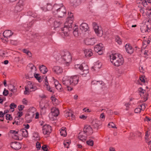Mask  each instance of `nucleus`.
<instances>
[{"label":"nucleus","instance_id":"nucleus-1","mask_svg":"<svg viewBox=\"0 0 151 151\" xmlns=\"http://www.w3.org/2000/svg\"><path fill=\"white\" fill-rule=\"evenodd\" d=\"M68 16L66 19V22L65 23L64 27L63 28H61V31L60 32L62 37L68 36L69 34L68 31L71 30L72 27V25L74 19L73 15V13L68 12Z\"/></svg>","mask_w":151,"mask_h":151},{"label":"nucleus","instance_id":"nucleus-2","mask_svg":"<svg viewBox=\"0 0 151 151\" xmlns=\"http://www.w3.org/2000/svg\"><path fill=\"white\" fill-rule=\"evenodd\" d=\"M52 12L53 14L57 15L59 17L62 18L65 16L67 11L62 4L60 5L55 4L53 6Z\"/></svg>","mask_w":151,"mask_h":151},{"label":"nucleus","instance_id":"nucleus-3","mask_svg":"<svg viewBox=\"0 0 151 151\" xmlns=\"http://www.w3.org/2000/svg\"><path fill=\"white\" fill-rule=\"evenodd\" d=\"M110 58L111 62L115 66L118 67L123 63V58L120 54H112L110 55Z\"/></svg>","mask_w":151,"mask_h":151},{"label":"nucleus","instance_id":"nucleus-4","mask_svg":"<svg viewBox=\"0 0 151 151\" xmlns=\"http://www.w3.org/2000/svg\"><path fill=\"white\" fill-rule=\"evenodd\" d=\"M62 58L66 65H67L71 61L72 57L68 51L63 52L62 53Z\"/></svg>","mask_w":151,"mask_h":151},{"label":"nucleus","instance_id":"nucleus-5","mask_svg":"<svg viewBox=\"0 0 151 151\" xmlns=\"http://www.w3.org/2000/svg\"><path fill=\"white\" fill-rule=\"evenodd\" d=\"M93 28L96 34L98 36L101 37L103 35V31L102 27L99 26L96 22L93 23Z\"/></svg>","mask_w":151,"mask_h":151},{"label":"nucleus","instance_id":"nucleus-6","mask_svg":"<svg viewBox=\"0 0 151 151\" xmlns=\"http://www.w3.org/2000/svg\"><path fill=\"white\" fill-rule=\"evenodd\" d=\"M96 39L94 37L89 36L86 37L84 40L85 43L87 45H93L97 42Z\"/></svg>","mask_w":151,"mask_h":151},{"label":"nucleus","instance_id":"nucleus-7","mask_svg":"<svg viewBox=\"0 0 151 151\" xmlns=\"http://www.w3.org/2000/svg\"><path fill=\"white\" fill-rule=\"evenodd\" d=\"M151 28V24L148 20V22H146L145 24L143 25L141 27V32L145 33L146 32H149L150 31Z\"/></svg>","mask_w":151,"mask_h":151},{"label":"nucleus","instance_id":"nucleus-8","mask_svg":"<svg viewBox=\"0 0 151 151\" xmlns=\"http://www.w3.org/2000/svg\"><path fill=\"white\" fill-rule=\"evenodd\" d=\"M25 4V2L24 0H19L15 7L16 10L18 12H20L23 9Z\"/></svg>","mask_w":151,"mask_h":151},{"label":"nucleus","instance_id":"nucleus-9","mask_svg":"<svg viewBox=\"0 0 151 151\" xmlns=\"http://www.w3.org/2000/svg\"><path fill=\"white\" fill-rule=\"evenodd\" d=\"M51 127L49 125L45 124L42 127V132L44 134H49L51 132Z\"/></svg>","mask_w":151,"mask_h":151},{"label":"nucleus","instance_id":"nucleus-10","mask_svg":"<svg viewBox=\"0 0 151 151\" xmlns=\"http://www.w3.org/2000/svg\"><path fill=\"white\" fill-rule=\"evenodd\" d=\"M95 51L99 55L103 54V50L104 49L103 45L101 43H99L96 45L94 48Z\"/></svg>","mask_w":151,"mask_h":151},{"label":"nucleus","instance_id":"nucleus-11","mask_svg":"<svg viewBox=\"0 0 151 151\" xmlns=\"http://www.w3.org/2000/svg\"><path fill=\"white\" fill-rule=\"evenodd\" d=\"M79 77L77 76H74L70 77V81L71 86H75L79 81Z\"/></svg>","mask_w":151,"mask_h":151},{"label":"nucleus","instance_id":"nucleus-12","mask_svg":"<svg viewBox=\"0 0 151 151\" xmlns=\"http://www.w3.org/2000/svg\"><path fill=\"white\" fill-rule=\"evenodd\" d=\"M83 132L88 136L91 135L93 133V130L92 128L89 125L85 126L83 129Z\"/></svg>","mask_w":151,"mask_h":151},{"label":"nucleus","instance_id":"nucleus-13","mask_svg":"<svg viewBox=\"0 0 151 151\" xmlns=\"http://www.w3.org/2000/svg\"><path fill=\"white\" fill-rule=\"evenodd\" d=\"M138 91L139 92V93L140 95V96H142V94L144 96V100H142V102H145L146 101L148 98V94L146 93V91L145 90L143 89L142 88H139L138 89Z\"/></svg>","mask_w":151,"mask_h":151},{"label":"nucleus","instance_id":"nucleus-14","mask_svg":"<svg viewBox=\"0 0 151 151\" xmlns=\"http://www.w3.org/2000/svg\"><path fill=\"white\" fill-rule=\"evenodd\" d=\"M13 33L12 32L11 30H6L4 31L3 33V35L5 41L7 42L8 41V38L12 36L13 34Z\"/></svg>","mask_w":151,"mask_h":151},{"label":"nucleus","instance_id":"nucleus-15","mask_svg":"<svg viewBox=\"0 0 151 151\" xmlns=\"http://www.w3.org/2000/svg\"><path fill=\"white\" fill-rule=\"evenodd\" d=\"M10 146L12 148L16 150H19L21 147V144L19 142H11Z\"/></svg>","mask_w":151,"mask_h":151},{"label":"nucleus","instance_id":"nucleus-16","mask_svg":"<svg viewBox=\"0 0 151 151\" xmlns=\"http://www.w3.org/2000/svg\"><path fill=\"white\" fill-rule=\"evenodd\" d=\"M126 52L128 54H131L134 52V49L129 44H127L125 46Z\"/></svg>","mask_w":151,"mask_h":151},{"label":"nucleus","instance_id":"nucleus-17","mask_svg":"<svg viewBox=\"0 0 151 151\" xmlns=\"http://www.w3.org/2000/svg\"><path fill=\"white\" fill-rule=\"evenodd\" d=\"M52 8L53 7L52 6V4L49 3H47L43 6L40 7L41 9L45 11H50L51 9L52 10Z\"/></svg>","mask_w":151,"mask_h":151},{"label":"nucleus","instance_id":"nucleus-18","mask_svg":"<svg viewBox=\"0 0 151 151\" xmlns=\"http://www.w3.org/2000/svg\"><path fill=\"white\" fill-rule=\"evenodd\" d=\"M89 27L88 24L86 23H83L80 26V29L82 31L86 32L88 30Z\"/></svg>","mask_w":151,"mask_h":151},{"label":"nucleus","instance_id":"nucleus-19","mask_svg":"<svg viewBox=\"0 0 151 151\" xmlns=\"http://www.w3.org/2000/svg\"><path fill=\"white\" fill-rule=\"evenodd\" d=\"M62 82L63 84L65 86H68L71 85L70 81V77L67 76L64 77L63 79Z\"/></svg>","mask_w":151,"mask_h":151},{"label":"nucleus","instance_id":"nucleus-20","mask_svg":"<svg viewBox=\"0 0 151 151\" xmlns=\"http://www.w3.org/2000/svg\"><path fill=\"white\" fill-rule=\"evenodd\" d=\"M53 71L57 74H59L63 72V69L59 66H55L52 68Z\"/></svg>","mask_w":151,"mask_h":151},{"label":"nucleus","instance_id":"nucleus-21","mask_svg":"<svg viewBox=\"0 0 151 151\" xmlns=\"http://www.w3.org/2000/svg\"><path fill=\"white\" fill-rule=\"evenodd\" d=\"M81 1L80 0H71L70 1V5L74 8L80 4Z\"/></svg>","mask_w":151,"mask_h":151},{"label":"nucleus","instance_id":"nucleus-22","mask_svg":"<svg viewBox=\"0 0 151 151\" xmlns=\"http://www.w3.org/2000/svg\"><path fill=\"white\" fill-rule=\"evenodd\" d=\"M83 67V70L80 72V74L82 75L83 76H85L89 72L88 67L87 65H85Z\"/></svg>","mask_w":151,"mask_h":151},{"label":"nucleus","instance_id":"nucleus-23","mask_svg":"<svg viewBox=\"0 0 151 151\" xmlns=\"http://www.w3.org/2000/svg\"><path fill=\"white\" fill-rule=\"evenodd\" d=\"M51 112L52 116L56 117L59 114V110L55 107H53L51 109Z\"/></svg>","mask_w":151,"mask_h":151},{"label":"nucleus","instance_id":"nucleus-24","mask_svg":"<svg viewBox=\"0 0 151 151\" xmlns=\"http://www.w3.org/2000/svg\"><path fill=\"white\" fill-rule=\"evenodd\" d=\"M39 68L41 72L43 74L46 73L48 71L47 68L44 65H40Z\"/></svg>","mask_w":151,"mask_h":151},{"label":"nucleus","instance_id":"nucleus-25","mask_svg":"<svg viewBox=\"0 0 151 151\" xmlns=\"http://www.w3.org/2000/svg\"><path fill=\"white\" fill-rule=\"evenodd\" d=\"M101 65L102 64L101 63L97 62L92 67V69H93L94 71H97L101 68Z\"/></svg>","mask_w":151,"mask_h":151},{"label":"nucleus","instance_id":"nucleus-26","mask_svg":"<svg viewBox=\"0 0 151 151\" xmlns=\"http://www.w3.org/2000/svg\"><path fill=\"white\" fill-rule=\"evenodd\" d=\"M25 87L27 88H28L29 90H30V92L35 91V87L33 86L32 84V83L30 81L28 82L27 86Z\"/></svg>","mask_w":151,"mask_h":151},{"label":"nucleus","instance_id":"nucleus-27","mask_svg":"<svg viewBox=\"0 0 151 151\" xmlns=\"http://www.w3.org/2000/svg\"><path fill=\"white\" fill-rule=\"evenodd\" d=\"M84 53L87 57H89L93 55L92 50L91 49H86L85 50Z\"/></svg>","mask_w":151,"mask_h":151},{"label":"nucleus","instance_id":"nucleus-28","mask_svg":"<svg viewBox=\"0 0 151 151\" xmlns=\"http://www.w3.org/2000/svg\"><path fill=\"white\" fill-rule=\"evenodd\" d=\"M45 84L46 86L47 90H48L50 92H52V90L50 86L49 85L47 81V76H45Z\"/></svg>","mask_w":151,"mask_h":151},{"label":"nucleus","instance_id":"nucleus-29","mask_svg":"<svg viewBox=\"0 0 151 151\" xmlns=\"http://www.w3.org/2000/svg\"><path fill=\"white\" fill-rule=\"evenodd\" d=\"M36 72H32L30 71L28 74L26 75L25 77L27 79H30V78H32L33 76H35V74Z\"/></svg>","mask_w":151,"mask_h":151},{"label":"nucleus","instance_id":"nucleus-30","mask_svg":"<svg viewBox=\"0 0 151 151\" xmlns=\"http://www.w3.org/2000/svg\"><path fill=\"white\" fill-rule=\"evenodd\" d=\"M20 132H22L23 137H26L28 136V131L27 129L24 128H22L20 130Z\"/></svg>","mask_w":151,"mask_h":151},{"label":"nucleus","instance_id":"nucleus-31","mask_svg":"<svg viewBox=\"0 0 151 151\" xmlns=\"http://www.w3.org/2000/svg\"><path fill=\"white\" fill-rule=\"evenodd\" d=\"M11 133L13 135H14V138L15 139H18V131H16L14 130H11L10 131Z\"/></svg>","mask_w":151,"mask_h":151},{"label":"nucleus","instance_id":"nucleus-32","mask_svg":"<svg viewBox=\"0 0 151 151\" xmlns=\"http://www.w3.org/2000/svg\"><path fill=\"white\" fill-rule=\"evenodd\" d=\"M48 106L47 103L45 104L43 102H40V107L42 110H45Z\"/></svg>","mask_w":151,"mask_h":151},{"label":"nucleus","instance_id":"nucleus-33","mask_svg":"<svg viewBox=\"0 0 151 151\" xmlns=\"http://www.w3.org/2000/svg\"><path fill=\"white\" fill-rule=\"evenodd\" d=\"M65 116L67 118L69 117V119H70V117L71 119H72L74 117V115L71 111H67L65 114Z\"/></svg>","mask_w":151,"mask_h":151},{"label":"nucleus","instance_id":"nucleus-34","mask_svg":"<svg viewBox=\"0 0 151 151\" xmlns=\"http://www.w3.org/2000/svg\"><path fill=\"white\" fill-rule=\"evenodd\" d=\"M63 24L59 21H55L54 22V26L55 28H57L61 26H62Z\"/></svg>","mask_w":151,"mask_h":151},{"label":"nucleus","instance_id":"nucleus-35","mask_svg":"<svg viewBox=\"0 0 151 151\" xmlns=\"http://www.w3.org/2000/svg\"><path fill=\"white\" fill-rule=\"evenodd\" d=\"M8 89L9 90L13 93L16 92V89L15 88L14 86L12 84L9 85Z\"/></svg>","mask_w":151,"mask_h":151},{"label":"nucleus","instance_id":"nucleus-36","mask_svg":"<svg viewBox=\"0 0 151 151\" xmlns=\"http://www.w3.org/2000/svg\"><path fill=\"white\" fill-rule=\"evenodd\" d=\"M147 0H138L137 1V4H142L144 6H146L147 5Z\"/></svg>","mask_w":151,"mask_h":151},{"label":"nucleus","instance_id":"nucleus-37","mask_svg":"<svg viewBox=\"0 0 151 151\" xmlns=\"http://www.w3.org/2000/svg\"><path fill=\"white\" fill-rule=\"evenodd\" d=\"M78 138L82 141H85L86 139V137L82 134V132H80L79 133L78 135Z\"/></svg>","mask_w":151,"mask_h":151},{"label":"nucleus","instance_id":"nucleus-38","mask_svg":"<svg viewBox=\"0 0 151 151\" xmlns=\"http://www.w3.org/2000/svg\"><path fill=\"white\" fill-rule=\"evenodd\" d=\"M25 119L27 123H29L32 121V118L30 116L29 114L26 115L25 117Z\"/></svg>","mask_w":151,"mask_h":151},{"label":"nucleus","instance_id":"nucleus-39","mask_svg":"<svg viewBox=\"0 0 151 151\" xmlns=\"http://www.w3.org/2000/svg\"><path fill=\"white\" fill-rule=\"evenodd\" d=\"M60 134L61 136L65 137L67 135V132L66 130H65V128L63 127L61 129V130L60 132Z\"/></svg>","mask_w":151,"mask_h":151},{"label":"nucleus","instance_id":"nucleus-40","mask_svg":"<svg viewBox=\"0 0 151 151\" xmlns=\"http://www.w3.org/2000/svg\"><path fill=\"white\" fill-rule=\"evenodd\" d=\"M73 34L76 37H77L79 36V32L78 31V28L77 27H75V28L74 29L73 32Z\"/></svg>","mask_w":151,"mask_h":151},{"label":"nucleus","instance_id":"nucleus-41","mask_svg":"<svg viewBox=\"0 0 151 151\" xmlns=\"http://www.w3.org/2000/svg\"><path fill=\"white\" fill-rule=\"evenodd\" d=\"M31 69V71L32 72H36L37 70L36 68L32 63L29 64V66Z\"/></svg>","mask_w":151,"mask_h":151},{"label":"nucleus","instance_id":"nucleus-42","mask_svg":"<svg viewBox=\"0 0 151 151\" xmlns=\"http://www.w3.org/2000/svg\"><path fill=\"white\" fill-rule=\"evenodd\" d=\"M75 68L77 69H79L82 71L84 68L83 66L82 65L77 64L75 65Z\"/></svg>","mask_w":151,"mask_h":151},{"label":"nucleus","instance_id":"nucleus-43","mask_svg":"<svg viewBox=\"0 0 151 151\" xmlns=\"http://www.w3.org/2000/svg\"><path fill=\"white\" fill-rule=\"evenodd\" d=\"M33 137L34 139L36 140L39 139V137L38 133L37 132H34L33 134Z\"/></svg>","mask_w":151,"mask_h":151},{"label":"nucleus","instance_id":"nucleus-44","mask_svg":"<svg viewBox=\"0 0 151 151\" xmlns=\"http://www.w3.org/2000/svg\"><path fill=\"white\" fill-rule=\"evenodd\" d=\"M115 38L116 42L119 45L121 44L122 43V41L120 38L118 36H116Z\"/></svg>","mask_w":151,"mask_h":151},{"label":"nucleus","instance_id":"nucleus-45","mask_svg":"<svg viewBox=\"0 0 151 151\" xmlns=\"http://www.w3.org/2000/svg\"><path fill=\"white\" fill-rule=\"evenodd\" d=\"M35 77L38 81L39 82H41L42 81L41 76H40L39 74H35Z\"/></svg>","mask_w":151,"mask_h":151},{"label":"nucleus","instance_id":"nucleus-46","mask_svg":"<svg viewBox=\"0 0 151 151\" xmlns=\"http://www.w3.org/2000/svg\"><path fill=\"white\" fill-rule=\"evenodd\" d=\"M10 109L12 110V111L13 112L14 110V108L17 107V105L14 103H11L9 106Z\"/></svg>","mask_w":151,"mask_h":151},{"label":"nucleus","instance_id":"nucleus-47","mask_svg":"<svg viewBox=\"0 0 151 151\" xmlns=\"http://www.w3.org/2000/svg\"><path fill=\"white\" fill-rule=\"evenodd\" d=\"M86 143L87 145L91 146H92L93 145V141L91 139H89V140L87 141L86 142Z\"/></svg>","mask_w":151,"mask_h":151},{"label":"nucleus","instance_id":"nucleus-48","mask_svg":"<svg viewBox=\"0 0 151 151\" xmlns=\"http://www.w3.org/2000/svg\"><path fill=\"white\" fill-rule=\"evenodd\" d=\"M70 143V142L68 141H64L63 142V144L64 147L67 148L69 147V146Z\"/></svg>","mask_w":151,"mask_h":151},{"label":"nucleus","instance_id":"nucleus-49","mask_svg":"<svg viewBox=\"0 0 151 151\" xmlns=\"http://www.w3.org/2000/svg\"><path fill=\"white\" fill-rule=\"evenodd\" d=\"M108 125L109 126V127L113 128H116V127L115 124L112 122H109L108 124Z\"/></svg>","mask_w":151,"mask_h":151},{"label":"nucleus","instance_id":"nucleus-50","mask_svg":"<svg viewBox=\"0 0 151 151\" xmlns=\"http://www.w3.org/2000/svg\"><path fill=\"white\" fill-rule=\"evenodd\" d=\"M55 87L59 91H62L63 90V88H62V86L60 84H58V86H55Z\"/></svg>","mask_w":151,"mask_h":151},{"label":"nucleus","instance_id":"nucleus-51","mask_svg":"<svg viewBox=\"0 0 151 151\" xmlns=\"http://www.w3.org/2000/svg\"><path fill=\"white\" fill-rule=\"evenodd\" d=\"M31 17L34 18L37 17V20H41L40 19H39L40 17H39L38 16H37V14L35 13H33L31 15Z\"/></svg>","mask_w":151,"mask_h":151},{"label":"nucleus","instance_id":"nucleus-52","mask_svg":"<svg viewBox=\"0 0 151 151\" xmlns=\"http://www.w3.org/2000/svg\"><path fill=\"white\" fill-rule=\"evenodd\" d=\"M6 119L7 120L10 121L12 119V118L11 115L7 114L6 115Z\"/></svg>","mask_w":151,"mask_h":151},{"label":"nucleus","instance_id":"nucleus-53","mask_svg":"<svg viewBox=\"0 0 151 151\" xmlns=\"http://www.w3.org/2000/svg\"><path fill=\"white\" fill-rule=\"evenodd\" d=\"M33 37L34 38L37 39H40L41 38V36H40L39 34L37 33H36L34 34Z\"/></svg>","mask_w":151,"mask_h":151},{"label":"nucleus","instance_id":"nucleus-54","mask_svg":"<svg viewBox=\"0 0 151 151\" xmlns=\"http://www.w3.org/2000/svg\"><path fill=\"white\" fill-rule=\"evenodd\" d=\"M139 107L141 110H144L146 107L145 105V104H142L140 105Z\"/></svg>","mask_w":151,"mask_h":151},{"label":"nucleus","instance_id":"nucleus-55","mask_svg":"<svg viewBox=\"0 0 151 151\" xmlns=\"http://www.w3.org/2000/svg\"><path fill=\"white\" fill-rule=\"evenodd\" d=\"M141 110L140 107L136 108L134 110V112L135 113H139L141 111Z\"/></svg>","mask_w":151,"mask_h":151},{"label":"nucleus","instance_id":"nucleus-56","mask_svg":"<svg viewBox=\"0 0 151 151\" xmlns=\"http://www.w3.org/2000/svg\"><path fill=\"white\" fill-rule=\"evenodd\" d=\"M25 91H24V94L25 95H29V94L30 90L25 87Z\"/></svg>","mask_w":151,"mask_h":151},{"label":"nucleus","instance_id":"nucleus-57","mask_svg":"<svg viewBox=\"0 0 151 151\" xmlns=\"http://www.w3.org/2000/svg\"><path fill=\"white\" fill-rule=\"evenodd\" d=\"M3 93L4 95L5 96H6L8 94V91L5 88H4Z\"/></svg>","mask_w":151,"mask_h":151},{"label":"nucleus","instance_id":"nucleus-58","mask_svg":"<svg viewBox=\"0 0 151 151\" xmlns=\"http://www.w3.org/2000/svg\"><path fill=\"white\" fill-rule=\"evenodd\" d=\"M101 82V81H93L91 82V84L93 85H97L98 83H100Z\"/></svg>","mask_w":151,"mask_h":151},{"label":"nucleus","instance_id":"nucleus-59","mask_svg":"<svg viewBox=\"0 0 151 151\" xmlns=\"http://www.w3.org/2000/svg\"><path fill=\"white\" fill-rule=\"evenodd\" d=\"M100 118L101 119V120L104 121L105 119V116L104 113H102L100 115Z\"/></svg>","mask_w":151,"mask_h":151},{"label":"nucleus","instance_id":"nucleus-60","mask_svg":"<svg viewBox=\"0 0 151 151\" xmlns=\"http://www.w3.org/2000/svg\"><path fill=\"white\" fill-rule=\"evenodd\" d=\"M36 148L38 150L40 149V148H41V145L39 142H37L36 143Z\"/></svg>","mask_w":151,"mask_h":151},{"label":"nucleus","instance_id":"nucleus-61","mask_svg":"<svg viewBox=\"0 0 151 151\" xmlns=\"http://www.w3.org/2000/svg\"><path fill=\"white\" fill-rule=\"evenodd\" d=\"M22 102V103L23 104L25 105H27L28 101L25 99V98L23 99Z\"/></svg>","mask_w":151,"mask_h":151},{"label":"nucleus","instance_id":"nucleus-62","mask_svg":"<svg viewBox=\"0 0 151 151\" xmlns=\"http://www.w3.org/2000/svg\"><path fill=\"white\" fill-rule=\"evenodd\" d=\"M24 107V106L23 105H19L18 106V109L19 111H22Z\"/></svg>","mask_w":151,"mask_h":151},{"label":"nucleus","instance_id":"nucleus-63","mask_svg":"<svg viewBox=\"0 0 151 151\" xmlns=\"http://www.w3.org/2000/svg\"><path fill=\"white\" fill-rule=\"evenodd\" d=\"M42 149L44 151H47V148L46 145H44L42 147Z\"/></svg>","mask_w":151,"mask_h":151},{"label":"nucleus","instance_id":"nucleus-64","mask_svg":"<svg viewBox=\"0 0 151 151\" xmlns=\"http://www.w3.org/2000/svg\"><path fill=\"white\" fill-rule=\"evenodd\" d=\"M23 126H24V128L25 129H28L29 127V125L28 124H24Z\"/></svg>","mask_w":151,"mask_h":151}]
</instances>
